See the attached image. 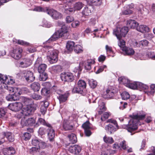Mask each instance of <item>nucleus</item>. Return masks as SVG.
<instances>
[{"mask_svg":"<svg viewBox=\"0 0 155 155\" xmlns=\"http://www.w3.org/2000/svg\"><path fill=\"white\" fill-rule=\"evenodd\" d=\"M145 116V114H140L139 113H137L136 115H133L131 116V118L133 119L132 121H130L129 124L126 126V129L131 133V135H133L134 133H133V132L138 128L137 124L134 122V120H143L144 119Z\"/></svg>","mask_w":155,"mask_h":155,"instance_id":"nucleus-1","label":"nucleus"},{"mask_svg":"<svg viewBox=\"0 0 155 155\" xmlns=\"http://www.w3.org/2000/svg\"><path fill=\"white\" fill-rule=\"evenodd\" d=\"M59 53L58 51L57 50L48 51L47 58L50 63H55L57 61Z\"/></svg>","mask_w":155,"mask_h":155,"instance_id":"nucleus-2","label":"nucleus"},{"mask_svg":"<svg viewBox=\"0 0 155 155\" xmlns=\"http://www.w3.org/2000/svg\"><path fill=\"white\" fill-rule=\"evenodd\" d=\"M129 29L128 27H124L120 28H117L116 31H113L114 34L119 40H120L122 37H125L128 32Z\"/></svg>","mask_w":155,"mask_h":155,"instance_id":"nucleus-3","label":"nucleus"},{"mask_svg":"<svg viewBox=\"0 0 155 155\" xmlns=\"http://www.w3.org/2000/svg\"><path fill=\"white\" fill-rule=\"evenodd\" d=\"M41 125L46 126L47 127H49L48 130H50V133L49 134L50 135V136L53 137L54 134L53 133V128L51 125L49 123L46 122L44 119L40 117L38 118L37 123H36V127H37Z\"/></svg>","mask_w":155,"mask_h":155,"instance_id":"nucleus-4","label":"nucleus"},{"mask_svg":"<svg viewBox=\"0 0 155 155\" xmlns=\"http://www.w3.org/2000/svg\"><path fill=\"white\" fill-rule=\"evenodd\" d=\"M60 78L61 80L64 82H72L74 79V77L73 74L68 71L62 73L60 75Z\"/></svg>","mask_w":155,"mask_h":155,"instance_id":"nucleus-5","label":"nucleus"},{"mask_svg":"<svg viewBox=\"0 0 155 155\" xmlns=\"http://www.w3.org/2000/svg\"><path fill=\"white\" fill-rule=\"evenodd\" d=\"M49 128V127H46V128H44L43 127H41L39 129L38 132L39 134L41 135H45L46 133H47L49 140L50 141H52L54 140V137L55 136V131L53 129V133L54 134V136L53 137H51L50 136H49L50 135H49V134L50 133V130H48Z\"/></svg>","mask_w":155,"mask_h":155,"instance_id":"nucleus-6","label":"nucleus"},{"mask_svg":"<svg viewBox=\"0 0 155 155\" xmlns=\"http://www.w3.org/2000/svg\"><path fill=\"white\" fill-rule=\"evenodd\" d=\"M83 6V4L80 2H78L75 4L74 5V9L72 8H66V5H65L64 8V12L67 14H69L70 13L72 12H74L75 10H79L82 8Z\"/></svg>","mask_w":155,"mask_h":155,"instance_id":"nucleus-7","label":"nucleus"},{"mask_svg":"<svg viewBox=\"0 0 155 155\" xmlns=\"http://www.w3.org/2000/svg\"><path fill=\"white\" fill-rule=\"evenodd\" d=\"M23 105L21 102H15L9 105L8 108L12 111L17 112L20 110L23 107Z\"/></svg>","mask_w":155,"mask_h":155,"instance_id":"nucleus-8","label":"nucleus"},{"mask_svg":"<svg viewBox=\"0 0 155 155\" xmlns=\"http://www.w3.org/2000/svg\"><path fill=\"white\" fill-rule=\"evenodd\" d=\"M82 148L80 146L75 144L71 146L68 149L70 153L74 155H78L81 151Z\"/></svg>","mask_w":155,"mask_h":155,"instance_id":"nucleus-9","label":"nucleus"},{"mask_svg":"<svg viewBox=\"0 0 155 155\" xmlns=\"http://www.w3.org/2000/svg\"><path fill=\"white\" fill-rule=\"evenodd\" d=\"M47 13L56 20L61 19L62 17L61 14L53 9H49L48 8Z\"/></svg>","mask_w":155,"mask_h":155,"instance_id":"nucleus-10","label":"nucleus"},{"mask_svg":"<svg viewBox=\"0 0 155 155\" xmlns=\"http://www.w3.org/2000/svg\"><path fill=\"white\" fill-rule=\"evenodd\" d=\"M23 51L21 48L17 47L13 49L11 56L16 60L19 59L21 57V53Z\"/></svg>","mask_w":155,"mask_h":155,"instance_id":"nucleus-11","label":"nucleus"},{"mask_svg":"<svg viewBox=\"0 0 155 155\" xmlns=\"http://www.w3.org/2000/svg\"><path fill=\"white\" fill-rule=\"evenodd\" d=\"M36 110V108L33 107L32 105L26 106L23 108L22 111L25 116H28L31 114Z\"/></svg>","mask_w":155,"mask_h":155,"instance_id":"nucleus-12","label":"nucleus"},{"mask_svg":"<svg viewBox=\"0 0 155 155\" xmlns=\"http://www.w3.org/2000/svg\"><path fill=\"white\" fill-rule=\"evenodd\" d=\"M60 35L63 37L64 39H67L68 36V28L66 26H64L58 30Z\"/></svg>","mask_w":155,"mask_h":155,"instance_id":"nucleus-13","label":"nucleus"},{"mask_svg":"<svg viewBox=\"0 0 155 155\" xmlns=\"http://www.w3.org/2000/svg\"><path fill=\"white\" fill-rule=\"evenodd\" d=\"M24 74V77L27 81L31 82L35 80V77L34 76L33 73L31 71H28L25 72Z\"/></svg>","mask_w":155,"mask_h":155,"instance_id":"nucleus-14","label":"nucleus"},{"mask_svg":"<svg viewBox=\"0 0 155 155\" xmlns=\"http://www.w3.org/2000/svg\"><path fill=\"white\" fill-rule=\"evenodd\" d=\"M20 66L22 68H27L31 64V61L28 58H25L18 62Z\"/></svg>","mask_w":155,"mask_h":155,"instance_id":"nucleus-15","label":"nucleus"},{"mask_svg":"<svg viewBox=\"0 0 155 155\" xmlns=\"http://www.w3.org/2000/svg\"><path fill=\"white\" fill-rule=\"evenodd\" d=\"M72 92L73 93L80 94L84 96L86 95L87 91L84 90L78 85V86L74 87L72 90Z\"/></svg>","mask_w":155,"mask_h":155,"instance_id":"nucleus-16","label":"nucleus"},{"mask_svg":"<svg viewBox=\"0 0 155 155\" xmlns=\"http://www.w3.org/2000/svg\"><path fill=\"white\" fill-rule=\"evenodd\" d=\"M105 105V103L103 102L99 105L97 110L98 114L101 115L107 110V108Z\"/></svg>","mask_w":155,"mask_h":155,"instance_id":"nucleus-17","label":"nucleus"},{"mask_svg":"<svg viewBox=\"0 0 155 155\" xmlns=\"http://www.w3.org/2000/svg\"><path fill=\"white\" fill-rule=\"evenodd\" d=\"M69 96V93L67 92L64 94H62L59 96H57V97L59 100L60 103H61L66 101Z\"/></svg>","mask_w":155,"mask_h":155,"instance_id":"nucleus-18","label":"nucleus"},{"mask_svg":"<svg viewBox=\"0 0 155 155\" xmlns=\"http://www.w3.org/2000/svg\"><path fill=\"white\" fill-rule=\"evenodd\" d=\"M3 153L5 155H12L15 153V150L14 148L10 147L4 149Z\"/></svg>","mask_w":155,"mask_h":155,"instance_id":"nucleus-19","label":"nucleus"},{"mask_svg":"<svg viewBox=\"0 0 155 155\" xmlns=\"http://www.w3.org/2000/svg\"><path fill=\"white\" fill-rule=\"evenodd\" d=\"M114 95V93L112 90L108 89L102 95V97L105 99H110Z\"/></svg>","mask_w":155,"mask_h":155,"instance_id":"nucleus-20","label":"nucleus"},{"mask_svg":"<svg viewBox=\"0 0 155 155\" xmlns=\"http://www.w3.org/2000/svg\"><path fill=\"white\" fill-rule=\"evenodd\" d=\"M60 35V34L57 31L46 42V43H50L51 42L56 40L59 38L62 37L61 35Z\"/></svg>","mask_w":155,"mask_h":155,"instance_id":"nucleus-21","label":"nucleus"},{"mask_svg":"<svg viewBox=\"0 0 155 155\" xmlns=\"http://www.w3.org/2000/svg\"><path fill=\"white\" fill-rule=\"evenodd\" d=\"M127 25L128 27L131 28H136L137 29L139 24L136 21L131 19L127 21Z\"/></svg>","mask_w":155,"mask_h":155,"instance_id":"nucleus-22","label":"nucleus"},{"mask_svg":"<svg viewBox=\"0 0 155 155\" xmlns=\"http://www.w3.org/2000/svg\"><path fill=\"white\" fill-rule=\"evenodd\" d=\"M136 30L139 31L143 33L148 32L149 31V28L148 27L144 25H138Z\"/></svg>","mask_w":155,"mask_h":155,"instance_id":"nucleus-23","label":"nucleus"},{"mask_svg":"<svg viewBox=\"0 0 155 155\" xmlns=\"http://www.w3.org/2000/svg\"><path fill=\"white\" fill-rule=\"evenodd\" d=\"M125 54L127 55L131 56L133 55L134 53V51L132 48L125 47L122 49Z\"/></svg>","mask_w":155,"mask_h":155,"instance_id":"nucleus-24","label":"nucleus"},{"mask_svg":"<svg viewBox=\"0 0 155 155\" xmlns=\"http://www.w3.org/2000/svg\"><path fill=\"white\" fill-rule=\"evenodd\" d=\"M95 63L94 60L93 59H88L86 62L84 66L85 69L87 70H90L91 68V66Z\"/></svg>","mask_w":155,"mask_h":155,"instance_id":"nucleus-25","label":"nucleus"},{"mask_svg":"<svg viewBox=\"0 0 155 155\" xmlns=\"http://www.w3.org/2000/svg\"><path fill=\"white\" fill-rule=\"evenodd\" d=\"M36 121L35 119L34 118H28L25 122V125L29 126H33L35 127H36Z\"/></svg>","mask_w":155,"mask_h":155,"instance_id":"nucleus-26","label":"nucleus"},{"mask_svg":"<svg viewBox=\"0 0 155 155\" xmlns=\"http://www.w3.org/2000/svg\"><path fill=\"white\" fill-rule=\"evenodd\" d=\"M9 91L10 93H13L17 95L20 96L21 94V89L17 87H11Z\"/></svg>","mask_w":155,"mask_h":155,"instance_id":"nucleus-27","label":"nucleus"},{"mask_svg":"<svg viewBox=\"0 0 155 155\" xmlns=\"http://www.w3.org/2000/svg\"><path fill=\"white\" fill-rule=\"evenodd\" d=\"M0 81L2 83L5 84H9L10 82L9 79L6 75L0 74Z\"/></svg>","mask_w":155,"mask_h":155,"instance_id":"nucleus-28","label":"nucleus"},{"mask_svg":"<svg viewBox=\"0 0 155 155\" xmlns=\"http://www.w3.org/2000/svg\"><path fill=\"white\" fill-rule=\"evenodd\" d=\"M63 127L65 130H72L73 128V126L70 124L68 121L65 120L63 121Z\"/></svg>","mask_w":155,"mask_h":155,"instance_id":"nucleus-29","label":"nucleus"},{"mask_svg":"<svg viewBox=\"0 0 155 155\" xmlns=\"http://www.w3.org/2000/svg\"><path fill=\"white\" fill-rule=\"evenodd\" d=\"M31 89L35 92H38L40 88V84L36 82H34L31 84L30 85Z\"/></svg>","mask_w":155,"mask_h":155,"instance_id":"nucleus-30","label":"nucleus"},{"mask_svg":"<svg viewBox=\"0 0 155 155\" xmlns=\"http://www.w3.org/2000/svg\"><path fill=\"white\" fill-rule=\"evenodd\" d=\"M70 143L74 144L76 143L77 141L76 136L74 134H71L68 136Z\"/></svg>","mask_w":155,"mask_h":155,"instance_id":"nucleus-31","label":"nucleus"},{"mask_svg":"<svg viewBox=\"0 0 155 155\" xmlns=\"http://www.w3.org/2000/svg\"><path fill=\"white\" fill-rule=\"evenodd\" d=\"M87 3L91 5L99 6L101 4V0H86Z\"/></svg>","mask_w":155,"mask_h":155,"instance_id":"nucleus-32","label":"nucleus"},{"mask_svg":"<svg viewBox=\"0 0 155 155\" xmlns=\"http://www.w3.org/2000/svg\"><path fill=\"white\" fill-rule=\"evenodd\" d=\"M118 81L127 87L130 81L124 77H121L118 78Z\"/></svg>","mask_w":155,"mask_h":155,"instance_id":"nucleus-33","label":"nucleus"},{"mask_svg":"<svg viewBox=\"0 0 155 155\" xmlns=\"http://www.w3.org/2000/svg\"><path fill=\"white\" fill-rule=\"evenodd\" d=\"M3 135L6 137L10 142H13L15 140L14 136L12 135L11 133L10 132H4Z\"/></svg>","mask_w":155,"mask_h":155,"instance_id":"nucleus-34","label":"nucleus"},{"mask_svg":"<svg viewBox=\"0 0 155 155\" xmlns=\"http://www.w3.org/2000/svg\"><path fill=\"white\" fill-rule=\"evenodd\" d=\"M48 9V8L47 7L43 8L40 6H35L33 10L37 12L47 13Z\"/></svg>","mask_w":155,"mask_h":155,"instance_id":"nucleus-35","label":"nucleus"},{"mask_svg":"<svg viewBox=\"0 0 155 155\" xmlns=\"http://www.w3.org/2000/svg\"><path fill=\"white\" fill-rule=\"evenodd\" d=\"M47 68V65L45 64H40L38 68V71L39 73H41L45 72Z\"/></svg>","mask_w":155,"mask_h":155,"instance_id":"nucleus-36","label":"nucleus"},{"mask_svg":"<svg viewBox=\"0 0 155 155\" xmlns=\"http://www.w3.org/2000/svg\"><path fill=\"white\" fill-rule=\"evenodd\" d=\"M105 128L107 132L110 134L116 131V128L111 124L107 125Z\"/></svg>","mask_w":155,"mask_h":155,"instance_id":"nucleus-37","label":"nucleus"},{"mask_svg":"<svg viewBox=\"0 0 155 155\" xmlns=\"http://www.w3.org/2000/svg\"><path fill=\"white\" fill-rule=\"evenodd\" d=\"M31 134L28 132L25 133L21 136V138L22 140L27 141L29 140L31 138Z\"/></svg>","mask_w":155,"mask_h":155,"instance_id":"nucleus-38","label":"nucleus"},{"mask_svg":"<svg viewBox=\"0 0 155 155\" xmlns=\"http://www.w3.org/2000/svg\"><path fill=\"white\" fill-rule=\"evenodd\" d=\"M74 43L73 41H68L67 43L66 48L68 51H72L74 48Z\"/></svg>","mask_w":155,"mask_h":155,"instance_id":"nucleus-39","label":"nucleus"},{"mask_svg":"<svg viewBox=\"0 0 155 155\" xmlns=\"http://www.w3.org/2000/svg\"><path fill=\"white\" fill-rule=\"evenodd\" d=\"M139 83V82H132L130 81L127 87L133 89H138V83Z\"/></svg>","mask_w":155,"mask_h":155,"instance_id":"nucleus-40","label":"nucleus"},{"mask_svg":"<svg viewBox=\"0 0 155 155\" xmlns=\"http://www.w3.org/2000/svg\"><path fill=\"white\" fill-rule=\"evenodd\" d=\"M78 85L84 90H86V83L84 81L82 80H79L78 82Z\"/></svg>","mask_w":155,"mask_h":155,"instance_id":"nucleus-41","label":"nucleus"},{"mask_svg":"<svg viewBox=\"0 0 155 155\" xmlns=\"http://www.w3.org/2000/svg\"><path fill=\"white\" fill-rule=\"evenodd\" d=\"M48 78V75L46 72L40 73L39 79L40 81H45Z\"/></svg>","mask_w":155,"mask_h":155,"instance_id":"nucleus-42","label":"nucleus"},{"mask_svg":"<svg viewBox=\"0 0 155 155\" xmlns=\"http://www.w3.org/2000/svg\"><path fill=\"white\" fill-rule=\"evenodd\" d=\"M91 13L90 7H85L82 12L83 15L86 16L89 15Z\"/></svg>","mask_w":155,"mask_h":155,"instance_id":"nucleus-43","label":"nucleus"},{"mask_svg":"<svg viewBox=\"0 0 155 155\" xmlns=\"http://www.w3.org/2000/svg\"><path fill=\"white\" fill-rule=\"evenodd\" d=\"M51 70L55 73H57L59 72L61 69V67L59 65L53 66L52 67Z\"/></svg>","mask_w":155,"mask_h":155,"instance_id":"nucleus-44","label":"nucleus"},{"mask_svg":"<svg viewBox=\"0 0 155 155\" xmlns=\"http://www.w3.org/2000/svg\"><path fill=\"white\" fill-rule=\"evenodd\" d=\"M89 84L91 87L93 89L95 88L97 85V82L96 81L94 80L93 79H91L89 80Z\"/></svg>","mask_w":155,"mask_h":155,"instance_id":"nucleus-45","label":"nucleus"},{"mask_svg":"<svg viewBox=\"0 0 155 155\" xmlns=\"http://www.w3.org/2000/svg\"><path fill=\"white\" fill-rule=\"evenodd\" d=\"M50 93V91L48 88L44 87L42 88L41 91V95L45 96H48Z\"/></svg>","mask_w":155,"mask_h":155,"instance_id":"nucleus-46","label":"nucleus"},{"mask_svg":"<svg viewBox=\"0 0 155 155\" xmlns=\"http://www.w3.org/2000/svg\"><path fill=\"white\" fill-rule=\"evenodd\" d=\"M104 141L106 143L111 144L114 142L113 138L111 137H107L105 136L103 138Z\"/></svg>","mask_w":155,"mask_h":155,"instance_id":"nucleus-47","label":"nucleus"},{"mask_svg":"<svg viewBox=\"0 0 155 155\" xmlns=\"http://www.w3.org/2000/svg\"><path fill=\"white\" fill-rule=\"evenodd\" d=\"M138 83V89H140L141 90H146L148 89V86L145 84H144L141 82H139Z\"/></svg>","mask_w":155,"mask_h":155,"instance_id":"nucleus-48","label":"nucleus"},{"mask_svg":"<svg viewBox=\"0 0 155 155\" xmlns=\"http://www.w3.org/2000/svg\"><path fill=\"white\" fill-rule=\"evenodd\" d=\"M82 47L80 45H77L74 47V51L77 53H81L83 51Z\"/></svg>","mask_w":155,"mask_h":155,"instance_id":"nucleus-49","label":"nucleus"},{"mask_svg":"<svg viewBox=\"0 0 155 155\" xmlns=\"http://www.w3.org/2000/svg\"><path fill=\"white\" fill-rule=\"evenodd\" d=\"M122 98L124 100H127L130 98V95L129 93L126 91H124L121 94Z\"/></svg>","mask_w":155,"mask_h":155,"instance_id":"nucleus-50","label":"nucleus"},{"mask_svg":"<svg viewBox=\"0 0 155 155\" xmlns=\"http://www.w3.org/2000/svg\"><path fill=\"white\" fill-rule=\"evenodd\" d=\"M32 100L31 99L25 97L23 99V102L25 106H31Z\"/></svg>","mask_w":155,"mask_h":155,"instance_id":"nucleus-51","label":"nucleus"},{"mask_svg":"<svg viewBox=\"0 0 155 155\" xmlns=\"http://www.w3.org/2000/svg\"><path fill=\"white\" fill-rule=\"evenodd\" d=\"M105 49L107 54H114V52L113 50L112 47L107 45L105 46Z\"/></svg>","mask_w":155,"mask_h":155,"instance_id":"nucleus-52","label":"nucleus"},{"mask_svg":"<svg viewBox=\"0 0 155 155\" xmlns=\"http://www.w3.org/2000/svg\"><path fill=\"white\" fill-rule=\"evenodd\" d=\"M47 146V143L45 142L40 140L38 147L40 149H45Z\"/></svg>","mask_w":155,"mask_h":155,"instance_id":"nucleus-53","label":"nucleus"},{"mask_svg":"<svg viewBox=\"0 0 155 155\" xmlns=\"http://www.w3.org/2000/svg\"><path fill=\"white\" fill-rule=\"evenodd\" d=\"M31 97L33 99L36 100H40L42 98V97L40 95L37 94L35 93L31 95Z\"/></svg>","mask_w":155,"mask_h":155,"instance_id":"nucleus-54","label":"nucleus"},{"mask_svg":"<svg viewBox=\"0 0 155 155\" xmlns=\"http://www.w3.org/2000/svg\"><path fill=\"white\" fill-rule=\"evenodd\" d=\"M90 124L89 121H87L86 122L83 123L82 125V127L84 130L90 129L91 127L90 126Z\"/></svg>","mask_w":155,"mask_h":155,"instance_id":"nucleus-55","label":"nucleus"},{"mask_svg":"<svg viewBox=\"0 0 155 155\" xmlns=\"http://www.w3.org/2000/svg\"><path fill=\"white\" fill-rule=\"evenodd\" d=\"M40 140L39 139H33L31 142L32 144L34 146L38 147Z\"/></svg>","mask_w":155,"mask_h":155,"instance_id":"nucleus-56","label":"nucleus"},{"mask_svg":"<svg viewBox=\"0 0 155 155\" xmlns=\"http://www.w3.org/2000/svg\"><path fill=\"white\" fill-rule=\"evenodd\" d=\"M149 41L146 40H143L139 42L140 46H147L149 44Z\"/></svg>","mask_w":155,"mask_h":155,"instance_id":"nucleus-57","label":"nucleus"},{"mask_svg":"<svg viewBox=\"0 0 155 155\" xmlns=\"http://www.w3.org/2000/svg\"><path fill=\"white\" fill-rule=\"evenodd\" d=\"M107 122L110 123L111 124H113L116 127L117 129H119V127L116 120L111 119H110L107 120Z\"/></svg>","mask_w":155,"mask_h":155,"instance_id":"nucleus-58","label":"nucleus"},{"mask_svg":"<svg viewBox=\"0 0 155 155\" xmlns=\"http://www.w3.org/2000/svg\"><path fill=\"white\" fill-rule=\"evenodd\" d=\"M6 113L5 108H0V118L4 117Z\"/></svg>","mask_w":155,"mask_h":155,"instance_id":"nucleus-59","label":"nucleus"},{"mask_svg":"<svg viewBox=\"0 0 155 155\" xmlns=\"http://www.w3.org/2000/svg\"><path fill=\"white\" fill-rule=\"evenodd\" d=\"M148 56L152 59H155V54L154 52H149L147 54Z\"/></svg>","mask_w":155,"mask_h":155,"instance_id":"nucleus-60","label":"nucleus"},{"mask_svg":"<svg viewBox=\"0 0 155 155\" xmlns=\"http://www.w3.org/2000/svg\"><path fill=\"white\" fill-rule=\"evenodd\" d=\"M104 152L108 155H112L116 153V150H112L111 149H107Z\"/></svg>","mask_w":155,"mask_h":155,"instance_id":"nucleus-61","label":"nucleus"},{"mask_svg":"<svg viewBox=\"0 0 155 155\" xmlns=\"http://www.w3.org/2000/svg\"><path fill=\"white\" fill-rule=\"evenodd\" d=\"M109 116V114L108 112H104L102 116L101 117V120L102 121L104 120L105 119L108 118Z\"/></svg>","mask_w":155,"mask_h":155,"instance_id":"nucleus-62","label":"nucleus"},{"mask_svg":"<svg viewBox=\"0 0 155 155\" xmlns=\"http://www.w3.org/2000/svg\"><path fill=\"white\" fill-rule=\"evenodd\" d=\"M120 109L123 110L127 106V103L126 102H120Z\"/></svg>","mask_w":155,"mask_h":155,"instance_id":"nucleus-63","label":"nucleus"},{"mask_svg":"<svg viewBox=\"0 0 155 155\" xmlns=\"http://www.w3.org/2000/svg\"><path fill=\"white\" fill-rule=\"evenodd\" d=\"M80 25V22L79 21H75L72 23L71 26L73 28H76L79 26Z\"/></svg>","mask_w":155,"mask_h":155,"instance_id":"nucleus-64","label":"nucleus"}]
</instances>
